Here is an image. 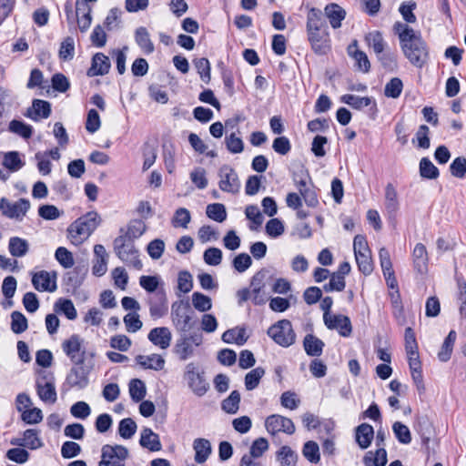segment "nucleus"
I'll return each mask as SVG.
<instances>
[{"instance_id":"nucleus-1","label":"nucleus","mask_w":466,"mask_h":466,"mask_svg":"<svg viewBox=\"0 0 466 466\" xmlns=\"http://www.w3.org/2000/svg\"><path fill=\"white\" fill-rule=\"evenodd\" d=\"M394 30L399 35L404 56L414 66L422 67L429 60V48L420 33L408 25L397 22Z\"/></svg>"},{"instance_id":"nucleus-2","label":"nucleus","mask_w":466,"mask_h":466,"mask_svg":"<svg viewBox=\"0 0 466 466\" xmlns=\"http://www.w3.org/2000/svg\"><path fill=\"white\" fill-rule=\"evenodd\" d=\"M307 34L311 48L316 54L324 55L329 49L328 25L319 8L312 7L307 15Z\"/></svg>"},{"instance_id":"nucleus-3","label":"nucleus","mask_w":466,"mask_h":466,"mask_svg":"<svg viewBox=\"0 0 466 466\" xmlns=\"http://www.w3.org/2000/svg\"><path fill=\"white\" fill-rule=\"evenodd\" d=\"M100 222L101 218L97 212H87L68 227V238L73 244H81L96 230Z\"/></svg>"},{"instance_id":"nucleus-4","label":"nucleus","mask_w":466,"mask_h":466,"mask_svg":"<svg viewBox=\"0 0 466 466\" xmlns=\"http://www.w3.org/2000/svg\"><path fill=\"white\" fill-rule=\"evenodd\" d=\"M114 250L118 258L124 263L138 270L142 268L143 264L138 258V249L132 240L127 239V237L118 236L115 238Z\"/></svg>"},{"instance_id":"nucleus-5","label":"nucleus","mask_w":466,"mask_h":466,"mask_svg":"<svg viewBox=\"0 0 466 466\" xmlns=\"http://www.w3.org/2000/svg\"><path fill=\"white\" fill-rule=\"evenodd\" d=\"M184 379L187 381L189 389L198 397L205 395L209 389L204 370L195 362L187 364Z\"/></svg>"},{"instance_id":"nucleus-6","label":"nucleus","mask_w":466,"mask_h":466,"mask_svg":"<svg viewBox=\"0 0 466 466\" xmlns=\"http://www.w3.org/2000/svg\"><path fill=\"white\" fill-rule=\"evenodd\" d=\"M268 335L279 345L289 347L295 342L296 334L289 319H281L268 329Z\"/></svg>"},{"instance_id":"nucleus-7","label":"nucleus","mask_w":466,"mask_h":466,"mask_svg":"<svg viewBox=\"0 0 466 466\" xmlns=\"http://www.w3.org/2000/svg\"><path fill=\"white\" fill-rule=\"evenodd\" d=\"M37 395L44 402L55 403L57 394L55 378L51 372L42 371L35 381Z\"/></svg>"},{"instance_id":"nucleus-8","label":"nucleus","mask_w":466,"mask_h":466,"mask_svg":"<svg viewBox=\"0 0 466 466\" xmlns=\"http://www.w3.org/2000/svg\"><path fill=\"white\" fill-rule=\"evenodd\" d=\"M101 452L98 466H123L122 461L128 457V450L122 445L106 444L102 447Z\"/></svg>"},{"instance_id":"nucleus-9","label":"nucleus","mask_w":466,"mask_h":466,"mask_svg":"<svg viewBox=\"0 0 466 466\" xmlns=\"http://www.w3.org/2000/svg\"><path fill=\"white\" fill-rule=\"evenodd\" d=\"M30 208V202L26 198H20L16 202H11L6 198L0 199V211L2 215L17 221H22Z\"/></svg>"},{"instance_id":"nucleus-10","label":"nucleus","mask_w":466,"mask_h":466,"mask_svg":"<svg viewBox=\"0 0 466 466\" xmlns=\"http://www.w3.org/2000/svg\"><path fill=\"white\" fill-rule=\"evenodd\" d=\"M190 305L182 300L176 301L171 306V316L173 323L180 330L186 332L191 329V316L189 315Z\"/></svg>"},{"instance_id":"nucleus-11","label":"nucleus","mask_w":466,"mask_h":466,"mask_svg":"<svg viewBox=\"0 0 466 466\" xmlns=\"http://www.w3.org/2000/svg\"><path fill=\"white\" fill-rule=\"evenodd\" d=\"M265 427L267 431L271 435H276L279 432H284L291 435L295 432V425L293 421L284 416L279 414H272L265 420Z\"/></svg>"},{"instance_id":"nucleus-12","label":"nucleus","mask_w":466,"mask_h":466,"mask_svg":"<svg viewBox=\"0 0 466 466\" xmlns=\"http://www.w3.org/2000/svg\"><path fill=\"white\" fill-rule=\"evenodd\" d=\"M82 342L81 338L74 334L62 344L64 352L75 365L84 364L85 361L86 351L82 350Z\"/></svg>"},{"instance_id":"nucleus-13","label":"nucleus","mask_w":466,"mask_h":466,"mask_svg":"<svg viewBox=\"0 0 466 466\" xmlns=\"http://www.w3.org/2000/svg\"><path fill=\"white\" fill-rule=\"evenodd\" d=\"M219 188L224 192L235 194L238 192L240 184L237 172L229 166H223L219 169Z\"/></svg>"},{"instance_id":"nucleus-14","label":"nucleus","mask_w":466,"mask_h":466,"mask_svg":"<svg viewBox=\"0 0 466 466\" xmlns=\"http://www.w3.org/2000/svg\"><path fill=\"white\" fill-rule=\"evenodd\" d=\"M51 273L41 270L35 273L32 277V284L34 288L38 291H49L54 292L56 289V272Z\"/></svg>"},{"instance_id":"nucleus-15","label":"nucleus","mask_w":466,"mask_h":466,"mask_svg":"<svg viewBox=\"0 0 466 466\" xmlns=\"http://www.w3.org/2000/svg\"><path fill=\"white\" fill-rule=\"evenodd\" d=\"M384 207L390 219H395L400 209V200L396 187L388 183L384 192Z\"/></svg>"},{"instance_id":"nucleus-16","label":"nucleus","mask_w":466,"mask_h":466,"mask_svg":"<svg viewBox=\"0 0 466 466\" xmlns=\"http://www.w3.org/2000/svg\"><path fill=\"white\" fill-rule=\"evenodd\" d=\"M329 329H337L342 337H349L352 332L350 319L344 315H330L324 319Z\"/></svg>"},{"instance_id":"nucleus-17","label":"nucleus","mask_w":466,"mask_h":466,"mask_svg":"<svg viewBox=\"0 0 466 466\" xmlns=\"http://www.w3.org/2000/svg\"><path fill=\"white\" fill-rule=\"evenodd\" d=\"M88 373L84 364L75 365L66 377V382L72 388L84 389L88 384Z\"/></svg>"},{"instance_id":"nucleus-18","label":"nucleus","mask_w":466,"mask_h":466,"mask_svg":"<svg viewBox=\"0 0 466 466\" xmlns=\"http://www.w3.org/2000/svg\"><path fill=\"white\" fill-rule=\"evenodd\" d=\"M24 115L35 122L41 118H47L51 115V104L46 100L34 99L32 106L28 107Z\"/></svg>"},{"instance_id":"nucleus-19","label":"nucleus","mask_w":466,"mask_h":466,"mask_svg":"<svg viewBox=\"0 0 466 466\" xmlns=\"http://www.w3.org/2000/svg\"><path fill=\"white\" fill-rule=\"evenodd\" d=\"M340 101L357 110H360L365 106H370V110L372 111V115H375L377 112V105L372 97H360L355 95L346 94L340 97Z\"/></svg>"},{"instance_id":"nucleus-20","label":"nucleus","mask_w":466,"mask_h":466,"mask_svg":"<svg viewBox=\"0 0 466 466\" xmlns=\"http://www.w3.org/2000/svg\"><path fill=\"white\" fill-rule=\"evenodd\" d=\"M111 64L108 56L103 53H96L92 58V64L87 70V76L90 77L104 76L109 72Z\"/></svg>"},{"instance_id":"nucleus-21","label":"nucleus","mask_w":466,"mask_h":466,"mask_svg":"<svg viewBox=\"0 0 466 466\" xmlns=\"http://www.w3.org/2000/svg\"><path fill=\"white\" fill-rule=\"evenodd\" d=\"M414 269L420 274L428 271L429 257L426 247L422 243H417L412 252Z\"/></svg>"},{"instance_id":"nucleus-22","label":"nucleus","mask_w":466,"mask_h":466,"mask_svg":"<svg viewBox=\"0 0 466 466\" xmlns=\"http://www.w3.org/2000/svg\"><path fill=\"white\" fill-rule=\"evenodd\" d=\"M374 439V429L368 423H361L355 429V441L361 450L368 449Z\"/></svg>"},{"instance_id":"nucleus-23","label":"nucleus","mask_w":466,"mask_h":466,"mask_svg":"<svg viewBox=\"0 0 466 466\" xmlns=\"http://www.w3.org/2000/svg\"><path fill=\"white\" fill-rule=\"evenodd\" d=\"M147 338L154 345L166 350L170 346L172 335L167 328L159 327L151 329Z\"/></svg>"},{"instance_id":"nucleus-24","label":"nucleus","mask_w":466,"mask_h":466,"mask_svg":"<svg viewBox=\"0 0 466 466\" xmlns=\"http://www.w3.org/2000/svg\"><path fill=\"white\" fill-rule=\"evenodd\" d=\"M168 310L167 298L164 292H157L149 299L150 316L154 319L164 317Z\"/></svg>"},{"instance_id":"nucleus-25","label":"nucleus","mask_w":466,"mask_h":466,"mask_svg":"<svg viewBox=\"0 0 466 466\" xmlns=\"http://www.w3.org/2000/svg\"><path fill=\"white\" fill-rule=\"evenodd\" d=\"M12 445L27 447L31 450H35L43 446V442L38 437V431L34 429H28L24 431V438L13 439Z\"/></svg>"},{"instance_id":"nucleus-26","label":"nucleus","mask_w":466,"mask_h":466,"mask_svg":"<svg viewBox=\"0 0 466 466\" xmlns=\"http://www.w3.org/2000/svg\"><path fill=\"white\" fill-rule=\"evenodd\" d=\"M324 14L334 29L339 28L342 20L346 17V11L335 3L327 5L324 8Z\"/></svg>"},{"instance_id":"nucleus-27","label":"nucleus","mask_w":466,"mask_h":466,"mask_svg":"<svg viewBox=\"0 0 466 466\" xmlns=\"http://www.w3.org/2000/svg\"><path fill=\"white\" fill-rule=\"evenodd\" d=\"M348 54L350 56H351L358 66V69L364 73H368L370 69V63L367 56V55L363 52L358 49V41L354 40L349 46H348Z\"/></svg>"},{"instance_id":"nucleus-28","label":"nucleus","mask_w":466,"mask_h":466,"mask_svg":"<svg viewBox=\"0 0 466 466\" xmlns=\"http://www.w3.org/2000/svg\"><path fill=\"white\" fill-rule=\"evenodd\" d=\"M139 443L143 448H147L151 451H158L162 448L159 436L150 428H144L141 431Z\"/></svg>"},{"instance_id":"nucleus-29","label":"nucleus","mask_w":466,"mask_h":466,"mask_svg":"<svg viewBox=\"0 0 466 466\" xmlns=\"http://www.w3.org/2000/svg\"><path fill=\"white\" fill-rule=\"evenodd\" d=\"M195 451V461L198 463H204L211 454L212 448L210 441L204 438H198L193 442Z\"/></svg>"},{"instance_id":"nucleus-30","label":"nucleus","mask_w":466,"mask_h":466,"mask_svg":"<svg viewBox=\"0 0 466 466\" xmlns=\"http://www.w3.org/2000/svg\"><path fill=\"white\" fill-rule=\"evenodd\" d=\"M303 346L309 356L319 357L322 354L324 342L312 334H307L303 340Z\"/></svg>"},{"instance_id":"nucleus-31","label":"nucleus","mask_w":466,"mask_h":466,"mask_svg":"<svg viewBox=\"0 0 466 466\" xmlns=\"http://www.w3.org/2000/svg\"><path fill=\"white\" fill-rule=\"evenodd\" d=\"M292 178L299 195H302L305 191L313 187L309 171L303 167L293 173Z\"/></svg>"},{"instance_id":"nucleus-32","label":"nucleus","mask_w":466,"mask_h":466,"mask_svg":"<svg viewBox=\"0 0 466 466\" xmlns=\"http://www.w3.org/2000/svg\"><path fill=\"white\" fill-rule=\"evenodd\" d=\"M135 40L145 54L149 55L154 52V44L146 27L140 26L136 30Z\"/></svg>"},{"instance_id":"nucleus-33","label":"nucleus","mask_w":466,"mask_h":466,"mask_svg":"<svg viewBox=\"0 0 466 466\" xmlns=\"http://www.w3.org/2000/svg\"><path fill=\"white\" fill-rule=\"evenodd\" d=\"M136 360L144 369H151L154 370H160L165 365V360L157 354H152L149 356L138 355L137 356Z\"/></svg>"},{"instance_id":"nucleus-34","label":"nucleus","mask_w":466,"mask_h":466,"mask_svg":"<svg viewBox=\"0 0 466 466\" xmlns=\"http://www.w3.org/2000/svg\"><path fill=\"white\" fill-rule=\"evenodd\" d=\"M222 340L226 343H236L237 345L242 346L248 340L245 328H235L226 330L222 334Z\"/></svg>"},{"instance_id":"nucleus-35","label":"nucleus","mask_w":466,"mask_h":466,"mask_svg":"<svg viewBox=\"0 0 466 466\" xmlns=\"http://www.w3.org/2000/svg\"><path fill=\"white\" fill-rule=\"evenodd\" d=\"M387 461V451L383 447L377 449L375 452L368 451L363 457L365 466H385Z\"/></svg>"},{"instance_id":"nucleus-36","label":"nucleus","mask_w":466,"mask_h":466,"mask_svg":"<svg viewBox=\"0 0 466 466\" xmlns=\"http://www.w3.org/2000/svg\"><path fill=\"white\" fill-rule=\"evenodd\" d=\"M456 338L457 334L454 330H451L445 338L441 350L438 353V358L441 361L446 362L451 359Z\"/></svg>"},{"instance_id":"nucleus-37","label":"nucleus","mask_w":466,"mask_h":466,"mask_svg":"<svg viewBox=\"0 0 466 466\" xmlns=\"http://www.w3.org/2000/svg\"><path fill=\"white\" fill-rule=\"evenodd\" d=\"M173 350L180 360L185 361L194 355L195 348L181 337L177 340Z\"/></svg>"},{"instance_id":"nucleus-38","label":"nucleus","mask_w":466,"mask_h":466,"mask_svg":"<svg viewBox=\"0 0 466 466\" xmlns=\"http://www.w3.org/2000/svg\"><path fill=\"white\" fill-rule=\"evenodd\" d=\"M9 252L13 257H24L29 249L28 242L21 238L13 237L9 239Z\"/></svg>"},{"instance_id":"nucleus-39","label":"nucleus","mask_w":466,"mask_h":466,"mask_svg":"<svg viewBox=\"0 0 466 466\" xmlns=\"http://www.w3.org/2000/svg\"><path fill=\"white\" fill-rule=\"evenodd\" d=\"M147 230L145 222L141 219H133L127 225V229L125 235L121 237H127V239L133 240L140 238Z\"/></svg>"},{"instance_id":"nucleus-40","label":"nucleus","mask_w":466,"mask_h":466,"mask_svg":"<svg viewBox=\"0 0 466 466\" xmlns=\"http://www.w3.org/2000/svg\"><path fill=\"white\" fill-rule=\"evenodd\" d=\"M365 40L370 47H371L376 54H380L384 51L386 43L383 39L382 34L380 31L370 32L366 35Z\"/></svg>"},{"instance_id":"nucleus-41","label":"nucleus","mask_w":466,"mask_h":466,"mask_svg":"<svg viewBox=\"0 0 466 466\" xmlns=\"http://www.w3.org/2000/svg\"><path fill=\"white\" fill-rule=\"evenodd\" d=\"M277 460L281 466H296L298 455L289 446H282L277 452Z\"/></svg>"},{"instance_id":"nucleus-42","label":"nucleus","mask_w":466,"mask_h":466,"mask_svg":"<svg viewBox=\"0 0 466 466\" xmlns=\"http://www.w3.org/2000/svg\"><path fill=\"white\" fill-rule=\"evenodd\" d=\"M2 164L11 172L18 171L25 165V163L20 158V155L17 151H10L5 153L4 155Z\"/></svg>"},{"instance_id":"nucleus-43","label":"nucleus","mask_w":466,"mask_h":466,"mask_svg":"<svg viewBox=\"0 0 466 466\" xmlns=\"http://www.w3.org/2000/svg\"><path fill=\"white\" fill-rule=\"evenodd\" d=\"M240 393L233 390L230 395L221 402V409L228 414H236L239 409Z\"/></svg>"},{"instance_id":"nucleus-44","label":"nucleus","mask_w":466,"mask_h":466,"mask_svg":"<svg viewBox=\"0 0 466 466\" xmlns=\"http://www.w3.org/2000/svg\"><path fill=\"white\" fill-rule=\"evenodd\" d=\"M207 216L217 222H223L227 218L226 208L221 203H213L207 206Z\"/></svg>"},{"instance_id":"nucleus-45","label":"nucleus","mask_w":466,"mask_h":466,"mask_svg":"<svg viewBox=\"0 0 466 466\" xmlns=\"http://www.w3.org/2000/svg\"><path fill=\"white\" fill-rule=\"evenodd\" d=\"M129 393L134 401H141L147 393L145 383L139 379L131 380L129 382Z\"/></svg>"},{"instance_id":"nucleus-46","label":"nucleus","mask_w":466,"mask_h":466,"mask_svg":"<svg viewBox=\"0 0 466 466\" xmlns=\"http://www.w3.org/2000/svg\"><path fill=\"white\" fill-rule=\"evenodd\" d=\"M9 131L22 137L25 139L30 138L33 135L32 126L15 119L10 122Z\"/></svg>"},{"instance_id":"nucleus-47","label":"nucleus","mask_w":466,"mask_h":466,"mask_svg":"<svg viewBox=\"0 0 466 466\" xmlns=\"http://www.w3.org/2000/svg\"><path fill=\"white\" fill-rule=\"evenodd\" d=\"M265 374V370L263 368L258 367L250 370L245 376V387L248 390H252L256 389L261 378Z\"/></svg>"},{"instance_id":"nucleus-48","label":"nucleus","mask_w":466,"mask_h":466,"mask_svg":"<svg viewBox=\"0 0 466 466\" xmlns=\"http://www.w3.org/2000/svg\"><path fill=\"white\" fill-rule=\"evenodd\" d=\"M75 56V42L73 37L67 36L60 45L58 56L63 61H70Z\"/></svg>"},{"instance_id":"nucleus-49","label":"nucleus","mask_w":466,"mask_h":466,"mask_svg":"<svg viewBox=\"0 0 466 466\" xmlns=\"http://www.w3.org/2000/svg\"><path fill=\"white\" fill-rule=\"evenodd\" d=\"M192 305L197 310L206 312L211 309L212 301L208 296L196 291L192 294Z\"/></svg>"},{"instance_id":"nucleus-50","label":"nucleus","mask_w":466,"mask_h":466,"mask_svg":"<svg viewBox=\"0 0 466 466\" xmlns=\"http://www.w3.org/2000/svg\"><path fill=\"white\" fill-rule=\"evenodd\" d=\"M420 174L422 177L435 179L439 177V169L428 157H422L420 162Z\"/></svg>"},{"instance_id":"nucleus-51","label":"nucleus","mask_w":466,"mask_h":466,"mask_svg":"<svg viewBox=\"0 0 466 466\" xmlns=\"http://www.w3.org/2000/svg\"><path fill=\"white\" fill-rule=\"evenodd\" d=\"M28 328L26 318L20 311H13L11 314V329L15 334L25 331Z\"/></svg>"},{"instance_id":"nucleus-52","label":"nucleus","mask_w":466,"mask_h":466,"mask_svg":"<svg viewBox=\"0 0 466 466\" xmlns=\"http://www.w3.org/2000/svg\"><path fill=\"white\" fill-rule=\"evenodd\" d=\"M302 453L311 463H318L320 460L319 445L313 441H309L304 444Z\"/></svg>"},{"instance_id":"nucleus-53","label":"nucleus","mask_w":466,"mask_h":466,"mask_svg":"<svg viewBox=\"0 0 466 466\" xmlns=\"http://www.w3.org/2000/svg\"><path fill=\"white\" fill-rule=\"evenodd\" d=\"M137 423L131 418H126L120 420L118 425V433L123 439H130L137 431Z\"/></svg>"},{"instance_id":"nucleus-54","label":"nucleus","mask_w":466,"mask_h":466,"mask_svg":"<svg viewBox=\"0 0 466 466\" xmlns=\"http://www.w3.org/2000/svg\"><path fill=\"white\" fill-rule=\"evenodd\" d=\"M392 431L399 442L409 444L411 441V433L410 429L403 423L396 421L392 425Z\"/></svg>"},{"instance_id":"nucleus-55","label":"nucleus","mask_w":466,"mask_h":466,"mask_svg":"<svg viewBox=\"0 0 466 466\" xmlns=\"http://www.w3.org/2000/svg\"><path fill=\"white\" fill-rule=\"evenodd\" d=\"M403 88V83L400 78L393 77L385 86L384 95L387 97L398 98Z\"/></svg>"},{"instance_id":"nucleus-56","label":"nucleus","mask_w":466,"mask_h":466,"mask_svg":"<svg viewBox=\"0 0 466 466\" xmlns=\"http://www.w3.org/2000/svg\"><path fill=\"white\" fill-rule=\"evenodd\" d=\"M55 307L58 308V310L63 312L66 315V317L70 320L75 319L77 316L76 309L72 300L70 299H60L57 300Z\"/></svg>"},{"instance_id":"nucleus-57","label":"nucleus","mask_w":466,"mask_h":466,"mask_svg":"<svg viewBox=\"0 0 466 466\" xmlns=\"http://www.w3.org/2000/svg\"><path fill=\"white\" fill-rule=\"evenodd\" d=\"M55 257L65 268H70L75 263L73 254L64 247H59L56 250Z\"/></svg>"},{"instance_id":"nucleus-58","label":"nucleus","mask_w":466,"mask_h":466,"mask_svg":"<svg viewBox=\"0 0 466 466\" xmlns=\"http://www.w3.org/2000/svg\"><path fill=\"white\" fill-rule=\"evenodd\" d=\"M70 413L76 419L86 420L91 414V409L86 402L80 400L71 406Z\"/></svg>"},{"instance_id":"nucleus-59","label":"nucleus","mask_w":466,"mask_h":466,"mask_svg":"<svg viewBox=\"0 0 466 466\" xmlns=\"http://www.w3.org/2000/svg\"><path fill=\"white\" fill-rule=\"evenodd\" d=\"M190 219L191 216L189 211L185 208H179L175 212V215L172 219V224L175 228L181 227L187 228L188 223L190 222Z\"/></svg>"},{"instance_id":"nucleus-60","label":"nucleus","mask_w":466,"mask_h":466,"mask_svg":"<svg viewBox=\"0 0 466 466\" xmlns=\"http://www.w3.org/2000/svg\"><path fill=\"white\" fill-rule=\"evenodd\" d=\"M360 271L364 275H370L373 270L371 253L355 256Z\"/></svg>"},{"instance_id":"nucleus-61","label":"nucleus","mask_w":466,"mask_h":466,"mask_svg":"<svg viewBox=\"0 0 466 466\" xmlns=\"http://www.w3.org/2000/svg\"><path fill=\"white\" fill-rule=\"evenodd\" d=\"M266 233L271 238H278L284 233V225L279 218H271L265 227Z\"/></svg>"},{"instance_id":"nucleus-62","label":"nucleus","mask_w":466,"mask_h":466,"mask_svg":"<svg viewBox=\"0 0 466 466\" xmlns=\"http://www.w3.org/2000/svg\"><path fill=\"white\" fill-rule=\"evenodd\" d=\"M451 173L453 177L462 178L466 175V158L463 157H456L450 166Z\"/></svg>"},{"instance_id":"nucleus-63","label":"nucleus","mask_w":466,"mask_h":466,"mask_svg":"<svg viewBox=\"0 0 466 466\" xmlns=\"http://www.w3.org/2000/svg\"><path fill=\"white\" fill-rule=\"evenodd\" d=\"M204 261L210 266H218L222 260V251L218 248H208L203 255Z\"/></svg>"},{"instance_id":"nucleus-64","label":"nucleus","mask_w":466,"mask_h":466,"mask_svg":"<svg viewBox=\"0 0 466 466\" xmlns=\"http://www.w3.org/2000/svg\"><path fill=\"white\" fill-rule=\"evenodd\" d=\"M63 214L56 206L54 205H42L38 208V215L46 220H53L58 218Z\"/></svg>"}]
</instances>
